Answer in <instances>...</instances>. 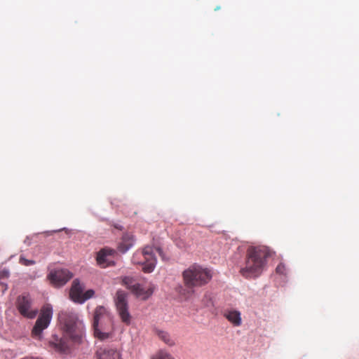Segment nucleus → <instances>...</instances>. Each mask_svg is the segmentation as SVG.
<instances>
[{"mask_svg":"<svg viewBox=\"0 0 359 359\" xmlns=\"http://www.w3.org/2000/svg\"><path fill=\"white\" fill-rule=\"evenodd\" d=\"M184 287H177V292L182 297L188 298L191 296L195 288L208 284L212 278V273L208 268L194 264L182 272Z\"/></svg>","mask_w":359,"mask_h":359,"instance_id":"nucleus-1","label":"nucleus"},{"mask_svg":"<svg viewBox=\"0 0 359 359\" xmlns=\"http://www.w3.org/2000/svg\"><path fill=\"white\" fill-rule=\"evenodd\" d=\"M271 255V251L266 246L249 247L246 251L245 266L240 269L241 274L245 278L259 276Z\"/></svg>","mask_w":359,"mask_h":359,"instance_id":"nucleus-2","label":"nucleus"},{"mask_svg":"<svg viewBox=\"0 0 359 359\" xmlns=\"http://www.w3.org/2000/svg\"><path fill=\"white\" fill-rule=\"evenodd\" d=\"M92 326L94 337L101 341L111 338L114 335L113 318L107 309L102 306L96 307Z\"/></svg>","mask_w":359,"mask_h":359,"instance_id":"nucleus-3","label":"nucleus"},{"mask_svg":"<svg viewBox=\"0 0 359 359\" xmlns=\"http://www.w3.org/2000/svg\"><path fill=\"white\" fill-rule=\"evenodd\" d=\"M58 320L62 330L74 341H79L83 336L84 325L78 314L70 310L62 311L58 314Z\"/></svg>","mask_w":359,"mask_h":359,"instance_id":"nucleus-4","label":"nucleus"},{"mask_svg":"<svg viewBox=\"0 0 359 359\" xmlns=\"http://www.w3.org/2000/svg\"><path fill=\"white\" fill-rule=\"evenodd\" d=\"M154 250H156L158 255L165 259L163 250L159 248H154L151 246L145 247L141 252H137L133 257V262L136 264H142V270L145 273H151L154 271L156 264V259L154 256Z\"/></svg>","mask_w":359,"mask_h":359,"instance_id":"nucleus-5","label":"nucleus"},{"mask_svg":"<svg viewBox=\"0 0 359 359\" xmlns=\"http://www.w3.org/2000/svg\"><path fill=\"white\" fill-rule=\"evenodd\" d=\"M53 316V309L50 304L43 306L32 330V335L36 339L41 338L42 332L50 325Z\"/></svg>","mask_w":359,"mask_h":359,"instance_id":"nucleus-6","label":"nucleus"},{"mask_svg":"<svg viewBox=\"0 0 359 359\" xmlns=\"http://www.w3.org/2000/svg\"><path fill=\"white\" fill-rule=\"evenodd\" d=\"M114 302L121 321L127 325H130L131 316L128 311V293L118 290L116 293Z\"/></svg>","mask_w":359,"mask_h":359,"instance_id":"nucleus-7","label":"nucleus"},{"mask_svg":"<svg viewBox=\"0 0 359 359\" xmlns=\"http://www.w3.org/2000/svg\"><path fill=\"white\" fill-rule=\"evenodd\" d=\"M17 309L20 313L27 318H34L38 313L36 309L32 308V299L29 294H22L17 299Z\"/></svg>","mask_w":359,"mask_h":359,"instance_id":"nucleus-8","label":"nucleus"},{"mask_svg":"<svg viewBox=\"0 0 359 359\" xmlns=\"http://www.w3.org/2000/svg\"><path fill=\"white\" fill-rule=\"evenodd\" d=\"M72 276L73 274L67 269H55L50 272L48 278L53 285L60 287L66 284Z\"/></svg>","mask_w":359,"mask_h":359,"instance_id":"nucleus-9","label":"nucleus"},{"mask_svg":"<svg viewBox=\"0 0 359 359\" xmlns=\"http://www.w3.org/2000/svg\"><path fill=\"white\" fill-rule=\"evenodd\" d=\"M116 251L110 248H103L100 250L97 255L96 260L97 264L102 268H106L109 266H114V262L112 260Z\"/></svg>","mask_w":359,"mask_h":359,"instance_id":"nucleus-10","label":"nucleus"},{"mask_svg":"<svg viewBox=\"0 0 359 359\" xmlns=\"http://www.w3.org/2000/svg\"><path fill=\"white\" fill-rule=\"evenodd\" d=\"M154 290L155 287L154 285L151 284L148 287L145 288L142 285L135 283L134 286H133L132 292L137 297H140L143 300H146L152 295Z\"/></svg>","mask_w":359,"mask_h":359,"instance_id":"nucleus-11","label":"nucleus"},{"mask_svg":"<svg viewBox=\"0 0 359 359\" xmlns=\"http://www.w3.org/2000/svg\"><path fill=\"white\" fill-rule=\"evenodd\" d=\"M83 294V286L80 283L78 279H75L72 285L69 295L71 299L74 302L81 304Z\"/></svg>","mask_w":359,"mask_h":359,"instance_id":"nucleus-12","label":"nucleus"},{"mask_svg":"<svg viewBox=\"0 0 359 359\" xmlns=\"http://www.w3.org/2000/svg\"><path fill=\"white\" fill-rule=\"evenodd\" d=\"M97 359H122L121 353L116 348H100L96 352Z\"/></svg>","mask_w":359,"mask_h":359,"instance_id":"nucleus-13","label":"nucleus"},{"mask_svg":"<svg viewBox=\"0 0 359 359\" xmlns=\"http://www.w3.org/2000/svg\"><path fill=\"white\" fill-rule=\"evenodd\" d=\"M224 316L233 326L238 327L242 324L241 313L239 311L235 309H226L224 311Z\"/></svg>","mask_w":359,"mask_h":359,"instance_id":"nucleus-14","label":"nucleus"},{"mask_svg":"<svg viewBox=\"0 0 359 359\" xmlns=\"http://www.w3.org/2000/svg\"><path fill=\"white\" fill-rule=\"evenodd\" d=\"M49 346L58 352H65L68 349L67 341L56 335H53L52 339L49 341Z\"/></svg>","mask_w":359,"mask_h":359,"instance_id":"nucleus-15","label":"nucleus"},{"mask_svg":"<svg viewBox=\"0 0 359 359\" xmlns=\"http://www.w3.org/2000/svg\"><path fill=\"white\" fill-rule=\"evenodd\" d=\"M155 334L158 337L160 340L163 341L165 344L172 346L175 345V340L170 337V334L164 330L155 329Z\"/></svg>","mask_w":359,"mask_h":359,"instance_id":"nucleus-16","label":"nucleus"},{"mask_svg":"<svg viewBox=\"0 0 359 359\" xmlns=\"http://www.w3.org/2000/svg\"><path fill=\"white\" fill-rule=\"evenodd\" d=\"M133 245V237L130 235H124L122 241L118 245V250L124 253L128 250Z\"/></svg>","mask_w":359,"mask_h":359,"instance_id":"nucleus-17","label":"nucleus"},{"mask_svg":"<svg viewBox=\"0 0 359 359\" xmlns=\"http://www.w3.org/2000/svg\"><path fill=\"white\" fill-rule=\"evenodd\" d=\"M9 277V271L7 270L0 271V285L2 287V291L7 290V284L6 280Z\"/></svg>","mask_w":359,"mask_h":359,"instance_id":"nucleus-18","label":"nucleus"},{"mask_svg":"<svg viewBox=\"0 0 359 359\" xmlns=\"http://www.w3.org/2000/svg\"><path fill=\"white\" fill-rule=\"evenodd\" d=\"M152 359H175L170 353L165 351L161 350L158 351L154 356Z\"/></svg>","mask_w":359,"mask_h":359,"instance_id":"nucleus-19","label":"nucleus"},{"mask_svg":"<svg viewBox=\"0 0 359 359\" xmlns=\"http://www.w3.org/2000/svg\"><path fill=\"white\" fill-rule=\"evenodd\" d=\"M121 283L123 285H126L129 290H130L131 292H133V286H134V285L135 284L134 283V280L133 278L129 276H125L122 278Z\"/></svg>","mask_w":359,"mask_h":359,"instance_id":"nucleus-20","label":"nucleus"},{"mask_svg":"<svg viewBox=\"0 0 359 359\" xmlns=\"http://www.w3.org/2000/svg\"><path fill=\"white\" fill-rule=\"evenodd\" d=\"M19 262H20V264H21L22 265H24V266H30V265H33L35 264V261H34L32 259H27L22 256L20 257Z\"/></svg>","mask_w":359,"mask_h":359,"instance_id":"nucleus-21","label":"nucleus"},{"mask_svg":"<svg viewBox=\"0 0 359 359\" xmlns=\"http://www.w3.org/2000/svg\"><path fill=\"white\" fill-rule=\"evenodd\" d=\"M276 271L277 273L278 274H280V275H286V272H287V269H286V266L283 263H280L276 269Z\"/></svg>","mask_w":359,"mask_h":359,"instance_id":"nucleus-22","label":"nucleus"},{"mask_svg":"<svg viewBox=\"0 0 359 359\" xmlns=\"http://www.w3.org/2000/svg\"><path fill=\"white\" fill-rule=\"evenodd\" d=\"M94 294H95V292L93 290H88L86 292H83L82 299H81V304L83 303L87 299L93 297Z\"/></svg>","mask_w":359,"mask_h":359,"instance_id":"nucleus-23","label":"nucleus"}]
</instances>
